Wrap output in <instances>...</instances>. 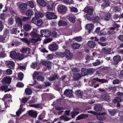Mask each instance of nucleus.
Returning <instances> with one entry per match:
<instances>
[{
  "instance_id": "f257e3e1",
  "label": "nucleus",
  "mask_w": 123,
  "mask_h": 123,
  "mask_svg": "<svg viewBox=\"0 0 123 123\" xmlns=\"http://www.w3.org/2000/svg\"><path fill=\"white\" fill-rule=\"evenodd\" d=\"M84 11L87 13L86 16L88 20H90L92 19L93 9L91 7H86L84 9Z\"/></svg>"
},
{
  "instance_id": "f03ea898",
  "label": "nucleus",
  "mask_w": 123,
  "mask_h": 123,
  "mask_svg": "<svg viewBox=\"0 0 123 123\" xmlns=\"http://www.w3.org/2000/svg\"><path fill=\"white\" fill-rule=\"evenodd\" d=\"M3 98L5 106L7 107L9 106V104L12 101L11 96L8 94H6L4 95Z\"/></svg>"
},
{
  "instance_id": "7ed1b4c3",
  "label": "nucleus",
  "mask_w": 123,
  "mask_h": 123,
  "mask_svg": "<svg viewBox=\"0 0 123 123\" xmlns=\"http://www.w3.org/2000/svg\"><path fill=\"white\" fill-rule=\"evenodd\" d=\"M45 14L46 18L49 20L55 19L57 18V16L53 13L47 12Z\"/></svg>"
},
{
  "instance_id": "20e7f679",
  "label": "nucleus",
  "mask_w": 123,
  "mask_h": 123,
  "mask_svg": "<svg viewBox=\"0 0 123 123\" xmlns=\"http://www.w3.org/2000/svg\"><path fill=\"white\" fill-rule=\"evenodd\" d=\"M40 33L42 36H44L46 37H49L51 35V32L47 29H45L41 30L40 31Z\"/></svg>"
},
{
  "instance_id": "39448f33",
  "label": "nucleus",
  "mask_w": 123,
  "mask_h": 123,
  "mask_svg": "<svg viewBox=\"0 0 123 123\" xmlns=\"http://www.w3.org/2000/svg\"><path fill=\"white\" fill-rule=\"evenodd\" d=\"M67 10L66 7L63 5H61L58 6V11L61 14H63Z\"/></svg>"
},
{
  "instance_id": "423d86ee",
  "label": "nucleus",
  "mask_w": 123,
  "mask_h": 123,
  "mask_svg": "<svg viewBox=\"0 0 123 123\" xmlns=\"http://www.w3.org/2000/svg\"><path fill=\"white\" fill-rule=\"evenodd\" d=\"M58 45L55 43L52 44L49 46V49L52 52L55 51L58 48Z\"/></svg>"
},
{
  "instance_id": "0eeeda50",
  "label": "nucleus",
  "mask_w": 123,
  "mask_h": 123,
  "mask_svg": "<svg viewBox=\"0 0 123 123\" xmlns=\"http://www.w3.org/2000/svg\"><path fill=\"white\" fill-rule=\"evenodd\" d=\"M10 57L13 58H19L20 59H22V58H21L20 56H21V55L19 54H16L15 51L12 52L10 53Z\"/></svg>"
},
{
  "instance_id": "6e6552de",
  "label": "nucleus",
  "mask_w": 123,
  "mask_h": 123,
  "mask_svg": "<svg viewBox=\"0 0 123 123\" xmlns=\"http://www.w3.org/2000/svg\"><path fill=\"white\" fill-rule=\"evenodd\" d=\"M5 63L7 67L12 69L14 68L15 64L14 63L13 61H7Z\"/></svg>"
},
{
  "instance_id": "1a4fd4ad",
  "label": "nucleus",
  "mask_w": 123,
  "mask_h": 123,
  "mask_svg": "<svg viewBox=\"0 0 123 123\" xmlns=\"http://www.w3.org/2000/svg\"><path fill=\"white\" fill-rule=\"evenodd\" d=\"M76 27H74L72 25H70L68 28L67 29V32L68 33L67 35H71L72 34L73 31H75L76 30Z\"/></svg>"
},
{
  "instance_id": "9d476101",
  "label": "nucleus",
  "mask_w": 123,
  "mask_h": 123,
  "mask_svg": "<svg viewBox=\"0 0 123 123\" xmlns=\"http://www.w3.org/2000/svg\"><path fill=\"white\" fill-rule=\"evenodd\" d=\"M12 79L9 77L7 76L3 78L1 81L3 84H5L6 83L9 84L10 83Z\"/></svg>"
},
{
  "instance_id": "9b49d317",
  "label": "nucleus",
  "mask_w": 123,
  "mask_h": 123,
  "mask_svg": "<svg viewBox=\"0 0 123 123\" xmlns=\"http://www.w3.org/2000/svg\"><path fill=\"white\" fill-rule=\"evenodd\" d=\"M41 64H43L46 66L48 69H49L51 68L52 65L51 63L49 61H43L41 62Z\"/></svg>"
},
{
  "instance_id": "f8f14e48",
  "label": "nucleus",
  "mask_w": 123,
  "mask_h": 123,
  "mask_svg": "<svg viewBox=\"0 0 123 123\" xmlns=\"http://www.w3.org/2000/svg\"><path fill=\"white\" fill-rule=\"evenodd\" d=\"M72 90L66 89L64 92V94L66 95V96L70 98L72 96Z\"/></svg>"
},
{
  "instance_id": "ddd939ff",
  "label": "nucleus",
  "mask_w": 123,
  "mask_h": 123,
  "mask_svg": "<svg viewBox=\"0 0 123 123\" xmlns=\"http://www.w3.org/2000/svg\"><path fill=\"white\" fill-rule=\"evenodd\" d=\"M29 115L32 117H36L37 116V112L35 111L31 110L28 113Z\"/></svg>"
},
{
  "instance_id": "4468645a",
  "label": "nucleus",
  "mask_w": 123,
  "mask_h": 123,
  "mask_svg": "<svg viewBox=\"0 0 123 123\" xmlns=\"http://www.w3.org/2000/svg\"><path fill=\"white\" fill-rule=\"evenodd\" d=\"M120 59L121 58L120 56L117 55L114 56L113 57V60L114 62V64L115 65L117 64Z\"/></svg>"
},
{
  "instance_id": "2eb2a0df",
  "label": "nucleus",
  "mask_w": 123,
  "mask_h": 123,
  "mask_svg": "<svg viewBox=\"0 0 123 123\" xmlns=\"http://www.w3.org/2000/svg\"><path fill=\"white\" fill-rule=\"evenodd\" d=\"M93 28V26L92 24H88L86 25V28L88 30L87 31L90 33Z\"/></svg>"
},
{
  "instance_id": "dca6fc26",
  "label": "nucleus",
  "mask_w": 123,
  "mask_h": 123,
  "mask_svg": "<svg viewBox=\"0 0 123 123\" xmlns=\"http://www.w3.org/2000/svg\"><path fill=\"white\" fill-rule=\"evenodd\" d=\"M66 53V57L68 59H71L73 56L72 54L70 53L69 51L68 50L66 49L65 50Z\"/></svg>"
},
{
  "instance_id": "f3484780",
  "label": "nucleus",
  "mask_w": 123,
  "mask_h": 123,
  "mask_svg": "<svg viewBox=\"0 0 123 123\" xmlns=\"http://www.w3.org/2000/svg\"><path fill=\"white\" fill-rule=\"evenodd\" d=\"M54 4L55 3L52 1L49 2L47 6L48 9L50 10H53L55 7Z\"/></svg>"
},
{
  "instance_id": "a211bd4d",
  "label": "nucleus",
  "mask_w": 123,
  "mask_h": 123,
  "mask_svg": "<svg viewBox=\"0 0 123 123\" xmlns=\"http://www.w3.org/2000/svg\"><path fill=\"white\" fill-rule=\"evenodd\" d=\"M108 29L107 28L103 29L102 30H101L100 32L99 35L100 36H104L107 34V32H108Z\"/></svg>"
},
{
  "instance_id": "6ab92c4d",
  "label": "nucleus",
  "mask_w": 123,
  "mask_h": 123,
  "mask_svg": "<svg viewBox=\"0 0 123 123\" xmlns=\"http://www.w3.org/2000/svg\"><path fill=\"white\" fill-rule=\"evenodd\" d=\"M104 114V113L102 114H98L97 113V115H96L97 117V118L99 120H103L105 119V118L103 116V115Z\"/></svg>"
},
{
  "instance_id": "aec40b11",
  "label": "nucleus",
  "mask_w": 123,
  "mask_h": 123,
  "mask_svg": "<svg viewBox=\"0 0 123 123\" xmlns=\"http://www.w3.org/2000/svg\"><path fill=\"white\" fill-rule=\"evenodd\" d=\"M87 44L89 47L91 48H93L96 46L95 43L93 41H89L88 42Z\"/></svg>"
},
{
  "instance_id": "412c9836",
  "label": "nucleus",
  "mask_w": 123,
  "mask_h": 123,
  "mask_svg": "<svg viewBox=\"0 0 123 123\" xmlns=\"http://www.w3.org/2000/svg\"><path fill=\"white\" fill-rule=\"evenodd\" d=\"M37 2L38 3L42 6H45L47 5L46 2L43 0H37Z\"/></svg>"
},
{
  "instance_id": "4be33fe9",
  "label": "nucleus",
  "mask_w": 123,
  "mask_h": 123,
  "mask_svg": "<svg viewBox=\"0 0 123 123\" xmlns=\"http://www.w3.org/2000/svg\"><path fill=\"white\" fill-rule=\"evenodd\" d=\"M88 117V115L86 114H82L78 116L76 118L77 120H79L82 119L87 118Z\"/></svg>"
},
{
  "instance_id": "5701e85b",
  "label": "nucleus",
  "mask_w": 123,
  "mask_h": 123,
  "mask_svg": "<svg viewBox=\"0 0 123 123\" xmlns=\"http://www.w3.org/2000/svg\"><path fill=\"white\" fill-rule=\"evenodd\" d=\"M15 18L16 21L18 23V25L20 26H22V23L21 19L17 16L15 17Z\"/></svg>"
},
{
  "instance_id": "b1692460",
  "label": "nucleus",
  "mask_w": 123,
  "mask_h": 123,
  "mask_svg": "<svg viewBox=\"0 0 123 123\" xmlns=\"http://www.w3.org/2000/svg\"><path fill=\"white\" fill-rule=\"evenodd\" d=\"M81 71V73L82 76L86 75L88 73V70L86 69L82 68Z\"/></svg>"
},
{
  "instance_id": "393cba45",
  "label": "nucleus",
  "mask_w": 123,
  "mask_h": 123,
  "mask_svg": "<svg viewBox=\"0 0 123 123\" xmlns=\"http://www.w3.org/2000/svg\"><path fill=\"white\" fill-rule=\"evenodd\" d=\"M93 80H95L96 81H98L99 82H101L102 83L105 82H108L107 80L104 79H99L97 78H96L93 79Z\"/></svg>"
},
{
  "instance_id": "a878e982",
  "label": "nucleus",
  "mask_w": 123,
  "mask_h": 123,
  "mask_svg": "<svg viewBox=\"0 0 123 123\" xmlns=\"http://www.w3.org/2000/svg\"><path fill=\"white\" fill-rule=\"evenodd\" d=\"M27 4L26 3H22L20 5L19 7L22 10H25L27 8Z\"/></svg>"
},
{
  "instance_id": "bb28decb",
  "label": "nucleus",
  "mask_w": 123,
  "mask_h": 123,
  "mask_svg": "<svg viewBox=\"0 0 123 123\" xmlns=\"http://www.w3.org/2000/svg\"><path fill=\"white\" fill-rule=\"evenodd\" d=\"M115 30V28L114 27H111L109 30H108V33L109 34H114L116 33V31H114Z\"/></svg>"
},
{
  "instance_id": "cd10ccee",
  "label": "nucleus",
  "mask_w": 123,
  "mask_h": 123,
  "mask_svg": "<svg viewBox=\"0 0 123 123\" xmlns=\"http://www.w3.org/2000/svg\"><path fill=\"white\" fill-rule=\"evenodd\" d=\"M58 25L60 26H66L67 25V23L65 21L62 20H60L58 22Z\"/></svg>"
},
{
  "instance_id": "c85d7f7f",
  "label": "nucleus",
  "mask_w": 123,
  "mask_h": 123,
  "mask_svg": "<svg viewBox=\"0 0 123 123\" xmlns=\"http://www.w3.org/2000/svg\"><path fill=\"white\" fill-rule=\"evenodd\" d=\"M35 16L36 18H42L43 16V14L39 12H36L35 14Z\"/></svg>"
},
{
  "instance_id": "c756f323",
  "label": "nucleus",
  "mask_w": 123,
  "mask_h": 123,
  "mask_svg": "<svg viewBox=\"0 0 123 123\" xmlns=\"http://www.w3.org/2000/svg\"><path fill=\"white\" fill-rule=\"evenodd\" d=\"M23 29L25 31L30 30L31 29V26L29 24H25L23 26Z\"/></svg>"
},
{
  "instance_id": "7c9ffc66",
  "label": "nucleus",
  "mask_w": 123,
  "mask_h": 123,
  "mask_svg": "<svg viewBox=\"0 0 123 123\" xmlns=\"http://www.w3.org/2000/svg\"><path fill=\"white\" fill-rule=\"evenodd\" d=\"M104 19L106 21L109 20L110 18V14L109 13H106L105 14Z\"/></svg>"
},
{
  "instance_id": "2f4dec72",
  "label": "nucleus",
  "mask_w": 123,
  "mask_h": 123,
  "mask_svg": "<svg viewBox=\"0 0 123 123\" xmlns=\"http://www.w3.org/2000/svg\"><path fill=\"white\" fill-rule=\"evenodd\" d=\"M72 48L74 49H76L79 48L80 46V45L78 43H75L71 44Z\"/></svg>"
},
{
  "instance_id": "473e14b6",
  "label": "nucleus",
  "mask_w": 123,
  "mask_h": 123,
  "mask_svg": "<svg viewBox=\"0 0 123 123\" xmlns=\"http://www.w3.org/2000/svg\"><path fill=\"white\" fill-rule=\"evenodd\" d=\"M25 14L27 16H31L33 14V12L32 10H29L26 12Z\"/></svg>"
},
{
  "instance_id": "72a5a7b5",
  "label": "nucleus",
  "mask_w": 123,
  "mask_h": 123,
  "mask_svg": "<svg viewBox=\"0 0 123 123\" xmlns=\"http://www.w3.org/2000/svg\"><path fill=\"white\" fill-rule=\"evenodd\" d=\"M75 94L79 97L81 98V97L83 95V93L80 90H78L76 92Z\"/></svg>"
},
{
  "instance_id": "f704fd0d",
  "label": "nucleus",
  "mask_w": 123,
  "mask_h": 123,
  "mask_svg": "<svg viewBox=\"0 0 123 123\" xmlns=\"http://www.w3.org/2000/svg\"><path fill=\"white\" fill-rule=\"evenodd\" d=\"M30 36L33 38H36L37 37L38 35L36 32L33 31L31 32Z\"/></svg>"
},
{
  "instance_id": "c9c22d12",
  "label": "nucleus",
  "mask_w": 123,
  "mask_h": 123,
  "mask_svg": "<svg viewBox=\"0 0 123 123\" xmlns=\"http://www.w3.org/2000/svg\"><path fill=\"white\" fill-rule=\"evenodd\" d=\"M81 77V76L80 74L77 73L74 75V78L76 80H78L80 79Z\"/></svg>"
},
{
  "instance_id": "e433bc0d",
  "label": "nucleus",
  "mask_w": 123,
  "mask_h": 123,
  "mask_svg": "<svg viewBox=\"0 0 123 123\" xmlns=\"http://www.w3.org/2000/svg\"><path fill=\"white\" fill-rule=\"evenodd\" d=\"M41 39L40 37H38L37 39L32 38L31 39V42L33 43H35L38 41H40Z\"/></svg>"
},
{
  "instance_id": "4c0bfd02",
  "label": "nucleus",
  "mask_w": 123,
  "mask_h": 123,
  "mask_svg": "<svg viewBox=\"0 0 123 123\" xmlns=\"http://www.w3.org/2000/svg\"><path fill=\"white\" fill-rule=\"evenodd\" d=\"M68 20L71 22L74 23L75 21V17L74 16H69L68 18Z\"/></svg>"
},
{
  "instance_id": "58836bf2",
  "label": "nucleus",
  "mask_w": 123,
  "mask_h": 123,
  "mask_svg": "<svg viewBox=\"0 0 123 123\" xmlns=\"http://www.w3.org/2000/svg\"><path fill=\"white\" fill-rule=\"evenodd\" d=\"M120 17L117 14H115L113 16V19L115 21L117 22L118 21H116L120 19Z\"/></svg>"
},
{
  "instance_id": "ea45409f",
  "label": "nucleus",
  "mask_w": 123,
  "mask_h": 123,
  "mask_svg": "<svg viewBox=\"0 0 123 123\" xmlns=\"http://www.w3.org/2000/svg\"><path fill=\"white\" fill-rule=\"evenodd\" d=\"M36 24L38 26H40L42 25L43 23V21L42 20L40 19H37Z\"/></svg>"
},
{
  "instance_id": "a19ab883",
  "label": "nucleus",
  "mask_w": 123,
  "mask_h": 123,
  "mask_svg": "<svg viewBox=\"0 0 123 123\" xmlns=\"http://www.w3.org/2000/svg\"><path fill=\"white\" fill-rule=\"evenodd\" d=\"M121 101V99L118 97L115 98V99L113 100V101L115 103L117 102H120Z\"/></svg>"
},
{
  "instance_id": "79ce46f5",
  "label": "nucleus",
  "mask_w": 123,
  "mask_h": 123,
  "mask_svg": "<svg viewBox=\"0 0 123 123\" xmlns=\"http://www.w3.org/2000/svg\"><path fill=\"white\" fill-rule=\"evenodd\" d=\"M109 114L112 116H114L115 115L116 112L115 110H109Z\"/></svg>"
},
{
  "instance_id": "37998d69",
  "label": "nucleus",
  "mask_w": 123,
  "mask_h": 123,
  "mask_svg": "<svg viewBox=\"0 0 123 123\" xmlns=\"http://www.w3.org/2000/svg\"><path fill=\"white\" fill-rule=\"evenodd\" d=\"M39 73L38 72H35L32 75L33 80L36 79Z\"/></svg>"
},
{
  "instance_id": "c03bdc74",
  "label": "nucleus",
  "mask_w": 123,
  "mask_h": 123,
  "mask_svg": "<svg viewBox=\"0 0 123 123\" xmlns=\"http://www.w3.org/2000/svg\"><path fill=\"white\" fill-rule=\"evenodd\" d=\"M37 80L38 81H43L44 79V77L42 76H38L37 78Z\"/></svg>"
},
{
  "instance_id": "a18cd8bd",
  "label": "nucleus",
  "mask_w": 123,
  "mask_h": 123,
  "mask_svg": "<svg viewBox=\"0 0 123 123\" xmlns=\"http://www.w3.org/2000/svg\"><path fill=\"white\" fill-rule=\"evenodd\" d=\"M25 91L26 93L28 95L31 94L32 92V90L29 88H26L25 89Z\"/></svg>"
},
{
  "instance_id": "49530a36",
  "label": "nucleus",
  "mask_w": 123,
  "mask_h": 123,
  "mask_svg": "<svg viewBox=\"0 0 123 123\" xmlns=\"http://www.w3.org/2000/svg\"><path fill=\"white\" fill-rule=\"evenodd\" d=\"M101 52L103 54H106L109 53V51L107 49L104 48L102 49Z\"/></svg>"
},
{
  "instance_id": "de8ad7c7",
  "label": "nucleus",
  "mask_w": 123,
  "mask_h": 123,
  "mask_svg": "<svg viewBox=\"0 0 123 123\" xmlns=\"http://www.w3.org/2000/svg\"><path fill=\"white\" fill-rule=\"evenodd\" d=\"M41 106L40 104H32L29 105V106L31 107H34L36 108L39 107Z\"/></svg>"
},
{
  "instance_id": "09e8293b",
  "label": "nucleus",
  "mask_w": 123,
  "mask_h": 123,
  "mask_svg": "<svg viewBox=\"0 0 123 123\" xmlns=\"http://www.w3.org/2000/svg\"><path fill=\"white\" fill-rule=\"evenodd\" d=\"M61 120H64V121H68L70 119L67 117L64 116H62L60 117Z\"/></svg>"
},
{
  "instance_id": "8fccbe9b",
  "label": "nucleus",
  "mask_w": 123,
  "mask_h": 123,
  "mask_svg": "<svg viewBox=\"0 0 123 123\" xmlns=\"http://www.w3.org/2000/svg\"><path fill=\"white\" fill-rule=\"evenodd\" d=\"M8 23L9 25H12L13 23V18L11 17L9 18L8 21Z\"/></svg>"
},
{
  "instance_id": "3c124183",
  "label": "nucleus",
  "mask_w": 123,
  "mask_h": 123,
  "mask_svg": "<svg viewBox=\"0 0 123 123\" xmlns=\"http://www.w3.org/2000/svg\"><path fill=\"white\" fill-rule=\"evenodd\" d=\"M101 20V19L98 16L96 17L93 19V21L95 22H99Z\"/></svg>"
},
{
  "instance_id": "603ef678",
  "label": "nucleus",
  "mask_w": 123,
  "mask_h": 123,
  "mask_svg": "<svg viewBox=\"0 0 123 123\" xmlns=\"http://www.w3.org/2000/svg\"><path fill=\"white\" fill-rule=\"evenodd\" d=\"M23 74L21 73H18V80H22L23 78Z\"/></svg>"
},
{
  "instance_id": "864d4df0",
  "label": "nucleus",
  "mask_w": 123,
  "mask_h": 123,
  "mask_svg": "<svg viewBox=\"0 0 123 123\" xmlns=\"http://www.w3.org/2000/svg\"><path fill=\"white\" fill-rule=\"evenodd\" d=\"M56 54L59 56L62 57H64L66 55V53H62L61 52H57L56 53Z\"/></svg>"
},
{
  "instance_id": "5fc2aeb1",
  "label": "nucleus",
  "mask_w": 123,
  "mask_h": 123,
  "mask_svg": "<svg viewBox=\"0 0 123 123\" xmlns=\"http://www.w3.org/2000/svg\"><path fill=\"white\" fill-rule=\"evenodd\" d=\"M102 99L104 100H107L109 98V97L108 95H104L102 96Z\"/></svg>"
},
{
  "instance_id": "6e6d98bb",
  "label": "nucleus",
  "mask_w": 123,
  "mask_h": 123,
  "mask_svg": "<svg viewBox=\"0 0 123 123\" xmlns=\"http://www.w3.org/2000/svg\"><path fill=\"white\" fill-rule=\"evenodd\" d=\"M100 61L98 60H97L95 62L93 63V65L95 66H97L100 64Z\"/></svg>"
},
{
  "instance_id": "4d7b16f0",
  "label": "nucleus",
  "mask_w": 123,
  "mask_h": 123,
  "mask_svg": "<svg viewBox=\"0 0 123 123\" xmlns=\"http://www.w3.org/2000/svg\"><path fill=\"white\" fill-rule=\"evenodd\" d=\"M23 111L24 110H23L21 108H20L18 111L16 112V114L17 116L18 117L19 116Z\"/></svg>"
},
{
  "instance_id": "13d9d810",
  "label": "nucleus",
  "mask_w": 123,
  "mask_h": 123,
  "mask_svg": "<svg viewBox=\"0 0 123 123\" xmlns=\"http://www.w3.org/2000/svg\"><path fill=\"white\" fill-rule=\"evenodd\" d=\"M52 38H50L46 39L44 40V43H47L52 41Z\"/></svg>"
},
{
  "instance_id": "bf43d9fd",
  "label": "nucleus",
  "mask_w": 123,
  "mask_h": 123,
  "mask_svg": "<svg viewBox=\"0 0 123 123\" xmlns=\"http://www.w3.org/2000/svg\"><path fill=\"white\" fill-rule=\"evenodd\" d=\"M29 5L32 8H33L35 6V5L33 2L31 1H29L28 2Z\"/></svg>"
},
{
  "instance_id": "052dcab7",
  "label": "nucleus",
  "mask_w": 123,
  "mask_h": 123,
  "mask_svg": "<svg viewBox=\"0 0 123 123\" xmlns=\"http://www.w3.org/2000/svg\"><path fill=\"white\" fill-rule=\"evenodd\" d=\"M22 41L25 43H26L28 45L30 44V42L28 41V39L26 38H24L22 39Z\"/></svg>"
},
{
  "instance_id": "680f3d73",
  "label": "nucleus",
  "mask_w": 123,
  "mask_h": 123,
  "mask_svg": "<svg viewBox=\"0 0 123 123\" xmlns=\"http://www.w3.org/2000/svg\"><path fill=\"white\" fill-rule=\"evenodd\" d=\"M17 86L22 87L24 86V84L21 82H18L16 84Z\"/></svg>"
},
{
  "instance_id": "e2e57ef3",
  "label": "nucleus",
  "mask_w": 123,
  "mask_h": 123,
  "mask_svg": "<svg viewBox=\"0 0 123 123\" xmlns=\"http://www.w3.org/2000/svg\"><path fill=\"white\" fill-rule=\"evenodd\" d=\"M54 57V56L53 54H49L47 57V59H52Z\"/></svg>"
},
{
  "instance_id": "0e129e2a",
  "label": "nucleus",
  "mask_w": 123,
  "mask_h": 123,
  "mask_svg": "<svg viewBox=\"0 0 123 123\" xmlns=\"http://www.w3.org/2000/svg\"><path fill=\"white\" fill-rule=\"evenodd\" d=\"M63 1L67 3L72 4L73 2V0H63Z\"/></svg>"
},
{
  "instance_id": "69168bd1",
  "label": "nucleus",
  "mask_w": 123,
  "mask_h": 123,
  "mask_svg": "<svg viewBox=\"0 0 123 123\" xmlns=\"http://www.w3.org/2000/svg\"><path fill=\"white\" fill-rule=\"evenodd\" d=\"M37 62H36L33 63L31 65V67L32 68L34 69L37 66Z\"/></svg>"
},
{
  "instance_id": "338daca9",
  "label": "nucleus",
  "mask_w": 123,
  "mask_h": 123,
  "mask_svg": "<svg viewBox=\"0 0 123 123\" xmlns=\"http://www.w3.org/2000/svg\"><path fill=\"white\" fill-rule=\"evenodd\" d=\"M109 6V4L108 3H106L105 2H104L102 4L101 6L103 8L108 6Z\"/></svg>"
},
{
  "instance_id": "774afa93",
  "label": "nucleus",
  "mask_w": 123,
  "mask_h": 123,
  "mask_svg": "<svg viewBox=\"0 0 123 123\" xmlns=\"http://www.w3.org/2000/svg\"><path fill=\"white\" fill-rule=\"evenodd\" d=\"M94 110L96 111H99L101 110V108L100 107L96 106L94 108Z\"/></svg>"
}]
</instances>
